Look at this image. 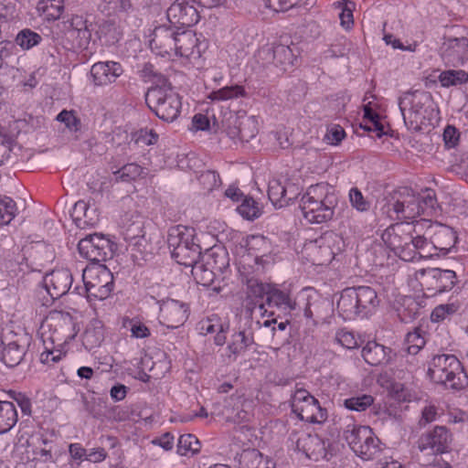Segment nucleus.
<instances>
[{
    "label": "nucleus",
    "mask_w": 468,
    "mask_h": 468,
    "mask_svg": "<svg viewBox=\"0 0 468 468\" xmlns=\"http://www.w3.org/2000/svg\"><path fill=\"white\" fill-rule=\"evenodd\" d=\"M419 220L400 222L389 226L381 235L382 240L399 258L412 261L422 258L420 234H418Z\"/></svg>",
    "instance_id": "f257e3e1"
},
{
    "label": "nucleus",
    "mask_w": 468,
    "mask_h": 468,
    "mask_svg": "<svg viewBox=\"0 0 468 468\" xmlns=\"http://www.w3.org/2000/svg\"><path fill=\"white\" fill-rule=\"evenodd\" d=\"M398 195L394 202L387 205V212L392 219H413L421 214L431 215L435 210L437 199L431 189H426L420 195L403 187Z\"/></svg>",
    "instance_id": "f03ea898"
},
{
    "label": "nucleus",
    "mask_w": 468,
    "mask_h": 468,
    "mask_svg": "<svg viewBox=\"0 0 468 468\" xmlns=\"http://www.w3.org/2000/svg\"><path fill=\"white\" fill-rule=\"evenodd\" d=\"M379 304L377 292L369 286L346 288L337 300L336 309L344 320L367 317Z\"/></svg>",
    "instance_id": "7ed1b4c3"
},
{
    "label": "nucleus",
    "mask_w": 468,
    "mask_h": 468,
    "mask_svg": "<svg viewBox=\"0 0 468 468\" xmlns=\"http://www.w3.org/2000/svg\"><path fill=\"white\" fill-rule=\"evenodd\" d=\"M336 198L327 194L325 186H311L302 197L300 208L303 218L310 223L320 224L334 217Z\"/></svg>",
    "instance_id": "20e7f679"
},
{
    "label": "nucleus",
    "mask_w": 468,
    "mask_h": 468,
    "mask_svg": "<svg viewBox=\"0 0 468 468\" xmlns=\"http://www.w3.org/2000/svg\"><path fill=\"white\" fill-rule=\"evenodd\" d=\"M428 376L435 383L452 390H462L468 386V376L453 355L433 356L429 365Z\"/></svg>",
    "instance_id": "39448f33"
},
{
    "label": "nucleus",
    "mask_w": 468,
    "mask_h": 468,
    "mask_svg": "<svg viewBox=\"0 0 468 468\" xmlns=\"http://www.w3.org/2000/svg\"><path fill=\"white\" fill-rule=\"evenodd\" d=\"M418 234H420L421 255L428 257L433 255L432 250L442 254L448 253L457 240L456 232L449 226L430 219L419 220Z\"/></svg>",
    "instance_id": "423d86ee"
},
{
    "label": "nucleus",
    "mask_w": 468,
    "mask_h": 468,
    "mask_svg": "<svg viewBox=\"0 0 468 468\" xmlns=\"http://www.w3.org/2000/svg\"><path fill=\"white\" fill-rule=\"evenodd\" d=\"M167 244L172 257L178 264L190 266L201 257V248L195 240L194 229L182 225L170 228Z\"/></svg>",
    "instance_id": "0eeeda50"
},
{
    "label": "nucleus",
    "mask_w": 468,
    "mask_h": 468,
    "mask_svg": "<svg viewBox=\"0 0 468 468\" xmlns=\"http://www.w3.org/2000/svg\"><path fill=\"white\" fill-rule=\"evenodd\" d=\"M145 101L155 115L165 122H174L182 108L180 97L170 84L149 88Z\"/></svg>",
    "instance_id": "6e6552de"
},
{
    "label": "nucleus",
    "mask_w": 468,
    "mask_h": 468,
    "mask_svg": "<svg viewBox=\"0 0 468 468\" xmlns=\"http://www.w3.org/2000/svg\"><path fill=\"white\" fill-rule=\"evenodd\" d=\"M344 438L353 452L364 460H371L379 452V440L368 426L349 424Z\"/></svg>",
    "instance_id": "1a4fd4ad"
},
{
    "label": "nucleus",
    "mask_w": 468,
    "mask_h": 468,
    "mask_svg": "<svg viewBox=\"0 0 468 468\" xmlns=\"http://www.w3.org/2000/svg\"><path fill=\"white\" fill-rule=\"evenodd\" d=\"M259 325V321H253L252 307L245 306L239 316L238 324L227 347L229 352V357L233 356V359H236L239 355L244 353L255 343L254 331Z\"/></svg>",
    "instance_id": "9d476101"
},
{
    "label": "nucleus",
    "mask_w": 468,
    "mask_h": 468,
    "mask_svg": "<svg viewBox=\"0 0 468 468\" xmlns=\"http://www.w3.org/2000/svg\"><path fill=\"white\" fill-rule=\"evenodd\" d=\"M82 281L85 286L84 292L90 299L104 300L113 290V275L104 265L84 269Z\"/></svg>",
    "instance_id": "9b49d317"
},
{
    "label": "nucleus",
    "mask_w": 468,
    "mask_h": 468,
    "mask_svg": "<svg viewBox=\"0 0 468 468\" xmlns=\"http://www.w3.org/2000/svg\"><path fill=\"white\" fill-rule=\"evenodd\" d=\"M43 335L49 334L48 338L58 345L73 339L77 334L73 317L69 313L51 311L41 324Z\"/></svg>",
    "instance_id": "f8f14e48"
},
{
    "label": "nucleus",
    "mask_w": 468,
    "mask_h": 468,
    "mask_svg": "<svg viewBox=\"0 0 468 468\" xmlns=\"http://www.w3.org/2000/svg\"><path fill=\"white\" fill-rule=\"evenodd\" d=\"M116 245L103 234H89L79 241L80 253L94 262L105 261L113 256Z\"/></svg>",
    "instance_id": "ddd939ff"
},
{
    "label": "nucleus",
    "mask_w": 468,
    "mask_h": 468,
    "mask_svg": "<svg viewBox=\"0 0 468 468\" xmlns=\"http://www.w3.org/2000/svg\"><path fill=\"white\" fill-rule=\"evenodd\" d=\"M31 337L27 334H8L2 340L1 360L9 367L18 366L27 354Z\"/></svg>",
    "instance_id": "4468645a"
},
{
    "label": "nucleus",
    "mask_w": 468,
    "mask_h": 468,
    "mask_svg": "<svg viewBox=\"0 0 468 468\" xmlns=\"http://www.w3.org/2000/svg\"><path fill=\"white\" fill-rule=\"evenodd\" d=\"M43 284L52 299H58L68 293L72 288V292L81 294L80 287H73V275L69 269H55L47 273L43 279Z\"/></svg>",
    "instance_id": "2eb2a0df"
},
{
    "label": "nucleus",
    "mask_w": 468,
    "mask_h": 468,
    "mask_svg": "<svg viewBox=\"0 0 468 468\" xmlns=\"http://www.w3.org/2000/svg\"><path fill=\"white\" fill-rule=\"evenodd\" d=\"M263 65H273L281 70H286L296 59L293 49L283 44H268L261 47L257 54Z\"/></svg>",
    "instance_id": "dca6fc26"
},
{
    "label": "nucleus",
    "mask_w": 468,
    "mask_h": 468,
    "mask_svg": "<svg viewBox=\"0 0 468 468\" xmlns=\"http://www.w3.org/2000/svg\"><path fill=\"white\" fill-rule=\"evenodd\" d=\"M169 23L175 27H189L196 25L200 16L194 5L186 0H176L167 9Z\"/></svg>",
    "instance_id": "f3484780"
},
{
    "label": "nucleus",
    "mask_w": 468,
    "mask_h": 468,
    "mask_svg": "<svg viewBox=\"0 0 468 468\" xmlns=\"http://www.w3.org/2000/svg\"><path fill=\"white\" fill-rule=\"evenodd\" d=\"M179 29L173 25H162L156 27L150 39L151 49L159 56H173V49L176 44V38L178 36Z\"/></svg>",
    "instance_id": "a211bd4d"
},
{
    "label": "nucleus",
    "mask_w": 468,
    "mask_h": 468,
    "mask_svg": "<svg viewBox=\"0 0 468 468\" xmlns=\"http://www.w3.org/2000/svg\"><path fill=\"white\" fill-rule=\"evenodd\" d=\"M452 442V434L444 426H436L432 431L422 434L418 441L420 451H431L432 454L446 452Z\"/></svg>",
    "instance_id": "6ab92c4d"
},
{
    "label": "nucleus",
    "mask_w": 468,
    "mask_h": 468,
    "mask_svg": "<svg viewBox=\"0 0 468 468\" xmlns=\"http://www.w3.org/2000/svg\"><path fill=\"white\" fill-rule=\"evenodd\" d=\"M440 55L446 66L457 67L468 59V38H447L440 48Z\"/></svg>",
    "instance_id": "aec40b11"
},
{
    "label": "nucleus",
    "mask_w": 468,
    "mask_h": 468,
    "mask_svg": "<svg viewBox=\"0 0 468 468\" xmlns=\"http://www.w3.org/2000/svg\"><path fill=\"white\" fill-rule=\"evenodd\" d=\"M189 315V306L180 301L167 299L160 305L161 323L168 328L183 325Z\"/></svg>",
    "instance_id": "412c9836"
},
{
    "label": "nucleus",
    "mask_w": 468,
    "mask_h": 468,
    "mask_svg": "<svg viewBox=\"0 0 468 468\" xmlns=\"http://www.w3.org/2000/svg\"><path fill=\"white\" fill-rule=\"evenodd\" d=\"M222 414L235 423L249 421L252 416V401L241 396H231L226 399Z\"/></svg>",
    "instance_id": "4be33fe9"
},
{
    "label": "nucleus",
    "mask_w": 468,
    "mask_h": 468,
    "mask_svg": "<svg viewBox=\"0 0 468 468\" xmlns=\"http://www.w3.org/2000/svg\"><path fill=\"white\" fill-rule=\"evenodd\" d=\"M259 309L262 310L267 306L270 311V315L273 316L278 312V317L281 314L287 315L295 309V303L290 298L289 294L272 286L269 291L266 300L258 303Z\"/></svg>",
    "instance_id": "5701e85b"
},
{
    "label": "nucleus",
    "mask_w": 468,
    "mask_h": 468,
    "mask_svg": "<svg viewBox=\"0 0 468 468\" xmlns=\"http://www.w3.org/2000/svg\"><path fill=\"white\" fill-rule=\"evenodd\" d=\"M123 72L120 63L115 61L97 62L91 66L90 77L95 86H106L116 81Z\"/></svg>",
    "instance_id": "b1692460"
},
{
    "label": "nucleus",
    "mask_w": 468,
    "mask_h": 468,
    "mask_svg": "<svg viewBox=\"0 0 468 468\" xmlns=\"http://www.w3.org/2000/svg\"><path fill=\"white\" fill-rule=\"evenodd\" d=\"M176 44L173 49V56L198 58L201 57V44L198 39L190 30H179L178 36L176 38Z\"/></svg>",
    "instance_id": "393cba45"
},
{
    "label": "nucleus",
    "mask_w": 468,
    "mask_h": 468,
    "mask_svg": "<svg viewBox=\"0 0 468 468\" xmlns=\"http://www.w3.org/2000/svg\"><path fill=\"white\" fill-rule=\"evenodd\" d=\"M427 282L432 286L434 293H441L452 290L456 284V273L452 270L431 269L427 271Z\"/></svg>",
    "instance_id": "a878e982"
},
{
    "label": "nucleus",
    "mask_w": 468,
    "mask_h": 468,
    "mask_svg": "<svg viewBox=\"0 0 468 468\" xmlns=\"http://www.w3.org/2000/svg\"><path fill=\"white\" fill-rule=\"evenodd\" d=\"M120 224L123 239L126 241L144 234V218L137 211L122 215Z\"/></svg>",
    "instance_id": "bb28decb"
},
{
    "label": "nucleus",
    "mask_w": 468,
    "mask_h": 468,
    "mask_svg": "<svg viewBox=\"0 0 468 468\" xmlns=\"http://www.w3.org/2000/svg\"><path fill=\"white\" fill-rule=\"evenodd\" d=\"M294 413L300 420L310 423H323L327 418L325 409H323L318 400L312 395Z\"/></svg>",
    "instance_id": "cd10ccee"
},
{
    "label": "nucleus",
    "mask_w": 468,
    "mask_h": 468,
    "mask_svg": "<svg viewBox=\"0 0 468 468\" xmlns=\"http://www.w3.org/2000/svg\"><path fill=\"white\" fill-rule=\"evenodd\" d=\"M391 353L390 348L376 342H368L361 351L365 361L371 366H379L389 362Z\"/></svg>",
    "instance_id": "c85d7f7f"
},
{
    "label": "nucleus",
    "mask_w": 468,
    "mask_h": 468,
    "mask_svg": "<svg viewBox=\"0 0 468 468\" xmlns=\"http://www.w3.org/2000/svg\"><path fill=\"white\" fill-rule=\"evenodd\" d=\"M297 447H302L309 458L326 457L324 441L317 435L303 434L297 440Z\"/></svg>",
    "instance_id": "c756f323"
},
{
    "label": "nucleus",
    "mask_w": 468,
    "mask_h": 468,
    "mask_svg": "<svg viewBox=\"0 0 468 468\" xmlns=\"http://www.w3.org/2000/svg\"><path fill=\"white\" fill-rule=\"evenodd\" d=\"M399 107L404 122L410 118L413 122L417 121L422 102L416 93L406 92L399 99Z\"/></svg>",
    "instance_id": "7c9ffc66"
},
{
    "label": "nucleus",
    "mask_w": 468,
    "mask_h": 468,
    "mask_svg": "<svg viewBox=\"0 0 468 468\" xmlns=\"http://www.w3.org/2000/svg\"><path fill=\"white\" fill-rule=\"evenodd\" d=\"M104 339V332L102 324L100 321H91L86 327L83 336L82 343L85 347L91 350L99 346Z\"/></svg>",
    "instance_id": "2f4dec72"
},
{
    "label": "nucleus",
    "mask_w": 468,
    "mask_h": 468,
    "mask_svg": "<svg viewBox=\"0 0 468 468\" xmlns=\"http://www.w3.org/2000/svg\"><path fill=\"white\" fill-rule=\"evenodd\" d=\"M17 420V411L14 403L0 400V434L9 431Z\"/></svg>",
    "instance_id": "473e14b6"
},
{
    "label": "nucleus",
    "mask_w": 468,
    "mask_h": 468,
    "mask_svg": "<svg viewBox=\"0 0 468 468\" xmlns=\"http://www.w3.org/2000/svg\"><path fill=\"white\" fill-rule=\"evenodd\" d=\"M200 258L202 259L201 262H205L217 272H222L229 265L227 253L220 248L211 249L205 254H201Z\"/></svg>",
    "instance_id": "72a5a7b5"
},
{
    "label": "nucleus",
    "mask_w": 468,
    "mask_h": 468,
    "mask_svg": "<svg viewBox=\"0 0 468 468\" xmlns=\"http://www.w3.org/2000/svg\"><path fill=\"white\" fill-rule=\"evenodd\" d=\"M273 285L263 283L261 282H259L256 279H249L247 281V287H248V303L246 304L252 307V310L258 305L260 303L257 301L256 303H252V301H249L250 298L255 299H264L266 300L269 291L271 290Z\"/></svg>",
    "instance_id": "f704fd0d"
},
{
    "label": "nucleus",
    "mask_w": 468,
    "mask_h": 468,
    "mask_svg": "<svg viewBox=\"0 0 468 468\" xmlns=\"http://www.w3.org/2000/svg\"><path fill=\"white\" fill-rule=\"evenodd\" d=\"M127 243L133 256L136 259H146L154 253V248L146 239L145 234L136 237Z\"/></svg>",
    "instance_id": "c9c22d12"
},
{
    "label": "nucleus",
    "mask_w": 468,
    "mask_h": 468,
    "mask_svg": "<svg viewBox=\"0 0 468 468\" xmlns=\"http://www.w3.org/2000/svg\"><path fill=\"white\" fill-rule=\"evenodd\" d=\"M189 267H192V275L197 283L203 286H210L213 283L217 271L205 262L197 260L195 264H191Z\"/></svg>",
    "instance_id": "e433bc0d"
},
{
    "label": "nucleus",
    "mask_w": 468,
    "mask_h": 468,
    "mask_svg": "<svg viewBox=\"0 0 468 468\" xmlns=\"http://www.w3.org/2000/svg\"><path fill=\"white\" fill-rule=\"evenodd\" d=\"M63 8V0H40L37 5L38 14L48 20L58 19Z\"/></svg>",
    "instance_id": "4c0bfd02"
},
{
    "label": "nucleus",
    "mask_w": 468,
    "mask_h": 468,
    "mask_svg": "<svg viewBox=\"0 0 468 468\" xmlns=\"http://www.w3.org/2000/svg\"><path fill=\"white\" fill-rule=\"evenodd\" d=\"M438 80L441 87L458 86L468 81V73L462 69H448L440 73Z\"/></svg>",
    "instance_id": "58836bf2"
},
{
    "label": "nucleus",
    "mask_w": 468,
    "mask_h": 468,
    "mask_svg": "<svg viewBox=\"0 0 468 468\" xmlns=\"http://www.w3.org/2000/svg\"><path fill=\"white\" fill-rule=\"evenodd\" d=\"M238 135L242 142H250L258 132V122L254 116L241 118L237 126Z\"/></svg>",
    "instance_id": "ea45409f"
},
{
    "label": "nucleus",
    "mask_w": 468,
    "mask_h": 468,
    "mask_svg": "<svg viewBox=\"0 0 468 468\" xmlns=\"http://www.w3.org/2000/svg\"><path fill=\"white\" fill-rule=\"evenodd\" d=\"M268 196L274 206L282 207L292 197H287V188L279 180L270 181L268 187Z\"/></svg>",
    "instance_id": "a19ab883"
},
{
    "label": "nucleus",
    "mask_w": 468,
    "mask_h": 468,
    "mask_svg": "<svg viewBox=\"0 0 468 468\" xmlns=\"http://www.w3.org/2000/svg\"><path fill=\"white\" fill-rule=\"evenodd\" d=\"M246 91L240 85L227 86L218 90L210 92L208 99L211 101H228L237 99L239 97H245Z\"/></svg>",
    "instance_id": "79ce46f5"
},
{
    "label": "nucleus",
    "mask_w": 468,
    "mask_h": 468,
    "mask_svg": "<svg viewBox=\"0 0 468 468\" xmlns=\"http://www.w3.org/2000/svg\"><path fill=\"white\" fill-rule=\"evenodd\" d=\"M238 212L246 219L252 220L261 214V207L252 197H245L237 207Z\"/></svg>",
    "instance_id": "37998d69"
},
{
    "label": "nucleus",
    "mask_w": 468,
    "mask_h": 468,
    "mask_svg": "<svg viewBox=\"0 0 468 468\" xmlns=\"http://www.w3.org/2000/svg\"><path fill=\"white\" fill-rule=\"evenodd\" d=\"M17 207L16 202L8 197H0V225H8L16 217Z\"/></svg>",
    "instance_id": "c03bdc74"
},
{
    "label": "nucleus",
    "mask_w": 468,
    "mask_h": 468,
    "mask_svg": "<svg viewBox=\"0 0 468 468\" xmlns=\"http://www.w3.org/2000/svg\"><path fill=\"white\" fill-rule=\"evenodd\" d=\"M140 76L145 82H151L154 84L153 87L168 85L166 78L158 72L154 65L146 63L140 71Z\"/></svg>",
    "instance_id": "a18cd8bd"
},
{
    "label": "nucleus",
    "mask_w": 468,
    "mask_h": 468,
    "mask_svg": "<svg viewBox=\"0 0 468 468\" xmlns=\"http://www.w3.org/2000/svg\"><path fill=\"white\" fill-rule=\"evenodd\" d=\"M200 442L193 434H184L178 439L177 453L185 456L188 452L196 453L199 451Z\"/></svg>",
    "instance_id": "49530a36"
},
{
    "label": "nucleus",
    "mask_w": 468,
    "mask_h": 468,
    "mask_svg": "<svg viewBox=\"0 0 468 468\" xmlns=\"http://www.w3.org/2000/svg\"><path fill=\"white\" fill-rule=\"evenodd\" d=\"M407 354L416 355L425 346V339L421 335L420 329H415L413 332L408 333L406 336Z\"/></svg>",
    "instance_id": "de8ad7c7"
},
{
    "label": "nucleus",
    "mask_w": 468,
    "mask_h": 468,
    "mask_svg": "<svg viewBox=\"0 0 468 468\" xmlns=\"http://www.w3.org/2000/svg\"><path fill=\"white\" fill-rule=\"evenodd\" d=\"M374 402V399L370 395H362L358 397H352L344 401L346 409L355 411H364L370 407Z\"/></svg>",
    "instance_id": "09e8293b"
},
{
    "label": "nucleus",
    "mask_w": 468,
    "mask_h": 468,
    "mask_svg": "<svg viewBox=\"0 0 468 468\" xmlns=\"http://www.w3.org/2000/svg\"><path fill=\"white\" fill-rule=\"evenodd\" d=\"M41 40V36L30 29H24L16 36V42L23 49H29L37 45Z\"/></svg>",
    "instance_id": "8fccbe9b"
},
{
    "label": "nucleus",
    "mask_w": 468,
    "mask_h": 468,
    "mask_svg": "<svg viewBox=\"0 0 468 468\" xmlns=\"http://www.w3.org/2000/svg\"><path fill=\"white\" fill-rule=\"evenodd\" d=\"M115 176L122 181L135 180L144 174V169L137 164H127L116 171Z\"/></svg>",
    "instance_id": "3c124183"
},
{
    "label": "nucleus",
    "mask_w": 468,
    "mask_h": 468,
    "mask_svg": "<svg viewBox=\"0 0 468 468\" xmlns=\"http://www.w3.org/2000/svg\"><path fill=\"white\" fill-rule=\"evenodd\" d=\"M336 5L342 8V12L339 15L341 26L345 28H350L354 24L353 8L355 7V3L351 0H342L337 2Z\"/></svg>",
    "instance_id": "603ef678"
},
{
    "label": "nucleus",
    "mask_w": 468,
    "mask_h": 468,
    "mask_svg": "<svg viewBox=\"0 0 468 468\" xmlns=\"http://www.w3.org/2000/svg\"><path fill=\"white\" fill-rule=\"evenodd\" d=\"M56 120L63 122L70 132H78L80 129V120L72 111L63 110L56 117Z\"/></svg>",
    "instance_id": "864d4df0"
},
{
    "label": "nucleus",
    "mask_w": 468,
    "mask_h": 468,
    "mask_svg": "<svg viewBox=\"0 0 468 468\" xmlns=\"http://www.w3.org/2000/svg\"><path fill=\"white\" fill-rule=\"evenodd\" d=\"M67 34L73 39V45L78 48H87L91 37V33L88 28L79 29V31L68 30Z\"/></svg>",
    "instance_id": "5fc2aeb1"
},
{
    "label": "nucleus",
    "mask_w": 468,
    "mask_h": 468,
    "mask_svg": "<svg viewBox=\"0 0 468 468\" xmlns=\"http://www.w3.org/2000/svg\"><path fill=\"white\" fill-rule=\"evenodd\" d=\"M349 201L351 206L360 212L367 211L370 207L369 201L364 197L361 191L356 187L350 189Z\"/></svg>",
    "instance_id": "6e6d98bb"
},
{
    "label": "nucleus",
    "mask_w": 468,
    "mask_h": 468,
    "mask_svg": "<svg viewBox=\"0 0 468 468\" xmlns=\"http://www.w3.org/2000/svg\"><path fill=\"white\" fill-rule=\"evenodd\" d=\"M198 180L203 186L204 189L208 192L218 187L221 183L218 174L213 170L203 172L199 176Z\"/></svg>",
    "instance_id": "4d7b16f0"
},
{
    "label": "nucleus",
    "mask_w": 468,
    "mask_h": 468,
    "mask_svg": "<svg viewBox=\"0 0 468 468\" xmlns=\"http://www.w3.org/2000/svg\"><path fill=\"white\" fill-rule=\"evenodd\" d=\"M457 310V306L453 303L451 304H441L437 306L431 313V320L433 322H439L443 320L447 314H453Z\"/></svg>",
    "instance_id": "13d9d810"
},
{
    "label": "nucleus",
    "mask_w": 468,
    "mask_h": 468,
    "mask_svg": "<svg viewBox=\"0 0 468 468\" xmlns=\"http://www.w3.org/2000/svg\"><path fill=\"white\" fill-rule=\"evenodd\" d=\"M335 338L337 342L344 347L351 349L358 346L355 335L348 331L340 330L336 333Z\"/></svg>",
    "instance_id": "bf43d9fd"
},
{
    "label": "nucleus",
    "mask_w": 468,
    "mask_h": 468,
    "mask_svg": "<svg viewBox=\"0 0 468 468\" xmlns=\"http://www.w3.org/2000/svg\"><path fill=\"white\" fill-rule=\"evenodd\" d=\"M345 130L339 125L331 127L324 135V140L330 144H339L345 137Z\"/></svg>",
    "instance_id": "052dcab7"
},
{
    "label": "nucleus",
    "mask_w": 468,
    "mask_h": 468,
    "mask_svg": "<svg viewBox=\"0 0 468 468\" xmlns=\"http://www.w3.org/2000/svg\"><path fill=\"white\" fill-rule=\"evenodd\" d=\"M99 221V213L95 206L89 205V208L80 222H78L79 228H86L89 226H94Z\"/></svg>",
    "instance_id": "680f3d73"
},
{
    "label": "nucleus",
    "mask_w": 468,
    "mask_h": 468,
    "mask_svg": "<svg viewBox=\"0 0 468 468\" xmlns=\"http://www.w3.org/2000/svg\"><path fill=\"white\" fill-rule=\"evenodd\" d=\"M310 396L311 394L303 388L295 390L291 398V407L292 412L294 413L296 410H298V409L305 403V400H307L308 397Z\"/></svg>",
    "instance_id": "e2e57ef3"
},
{
    "label": "nucleus",
    "mask_w": 468,
    "mask_h": 468,
    "mask_svg": "<svg viewBox=\"0 0 468 468\" xmlns=\"http://www.w3.org/2000/svg\"><path fill=\"white\" fill-rule=\"evenodd\" d=\"M89 205L90 203L84 200H79L75 203L71 211V217L77 226L78 222H80V220L83 218V216H85V213H87Z\"/></svg>",
    "instance_id": "0e129e2a"
},
{
    "label": "nucleus",
    "mask_w": 468,
    "mask_h": 468,
    "mask_svg": "<svg viewBox=\"0 0 468 468\" xmlns=\"http://www.w3.org/2000/svg\"><path fill=\"white\" fill-rule=\"evenodd\" d=\"M459 139V133L455 127L448 125L443 132L445 145L449 148L454 147Z\"/></svg>",
    "instance_id": "69168bd1"
},
{
    "label": "nucleus",
    "mask_w": 468,
    "mask_h": 468,
    "mask_svg": "<svg viewBox=\"0 0 468 468\" xmlns=\"http://www.w3.org/2000/svg\"><path fill=\"white\" fill-rule=\"evenodd\" d=\"M301 0H269V6L275 11H286L297 5Z\"/></svg>",
    "instance_id": "338daca9"
},
{
    "label": "nucleus",
    "mask_w": 468,
    "mask_h": 468,
    "mask_svg": "<svg viewBox=\"0 0 468 468\" xmlns=\"http://www.w3.org/2000/svg\"><path fill=\"white\" fill-rule=\"evenodd\" d=\"M25 415L31 414V401L25 395L18 393L13 397Z\"/></svg>",
    "instance_id": "774afa93"
}]
</instances>
